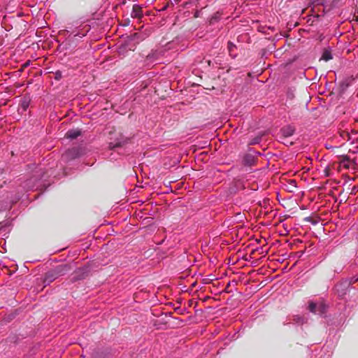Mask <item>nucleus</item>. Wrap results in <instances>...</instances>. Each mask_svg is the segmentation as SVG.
I'll list each match as a JSON object with an SVG mask.
<instances>
[{"label": "nucleus", "instance_id": "3", "mask_svg": "<svg viewBox=\"0 0 358 358\" xmlns=\"http://www.w3.org/2000/svg\"><path fill=\"white\" fill-rule=\"evenodd\" d=\"M131 16L133 18L141 19L143 17V10L141 6L134 4L131 13Z\"/></svg>", "mask_w": 358, "mask_h": 358}, {"label": "nucleus", "instance_id": "13", "mask_svg": "<svg viewBox=\"0 0 358 358\" xmlns=\"http://www.w3.org/2000/svg\"><path fill=\"white\" fill-rule=\"evenodd\" d=\"M148 57V59H150V58H151V55H148V57Z\"/></svg>", "mask_w": 358, "mask_h": 358}, {"label": "nucleus", "instance_id": "10", "mask_svg": "<svg viewBox=\"0 0 358 358\" xmlns=\"http://www.w3.org/2000/svg\"><path fill=\"white\" fill-rule=\"evenodd\" d=\"M294 320L298 324H303L304 322V318L301 316H294Z\"/></svg>", "mask_w": 358, "mask_h": 358}, {"label": "nucleus", "instance_id": "11", "mask_svg": "<svg viewBox=\"0 0 358 358\" xmlns=\"http://www.w3.org/2000/svg\"><path fill=\"white\" fill-rule=\"evenodd\" d=\"M259 141V138H255L254 139V141L251 143V144H256V143H258Z\"/></svg>", "mask_w": 358, "mask_h": 358}, {"label": "nucleus", "instance_id": "12", "mask_svg": "<svg viewBox=\"0 0 358 358\" xmlns=\"http://www.w3.org/2000/svg\"><path fill=\"white\" fill-rule=\"evenodd\" d=\"M22 106H23L24 108L25 109V108L28 106V103H27V102H23V103H22Z\"/></svg>", "mask_w": 358, "mask_h": 358}, {"label": "nucleus", "instance_id": "7", "mask_svg": "<svg viewBox=\"0 0 358 358\" xmlns=\"http://www.w3.org/2000/svg\"><path fill=\"white\" fill-rule=\"evenodd\" d=\"M227 48H228L229 55L232 58H235L236 57V54L234 53V50L236 48V45L233 43L229 41Z\"/></svg>", "mask_w": 358, "mask_h": 358}, {"label": "nucleus", "instance_id": "9", "mask_svg": "<svg viewBox=\"0 0 358 358\" xmlns=\"http://www.w3.org/2000/svg\"><path fill=\"white\" fill-rule=\"evenodd\" d=\"M322 59L326 62L332 59L331 52L327 50L324 51L322 54Z\"/></svg>", "mask_w": 358, "mask_h": 358}, {"label": "nucleus", "instance_id": "4", "mask_svg": "<svg viewBox=\"0 0 358 358\" xmlns=\"http://www.w3.org/2000/svg\"><path fill=\"white\" fill-rule=\"evenodd\" d=\"M295 127L292 125H287L281 129V133L285 137H289L294 134Z\"/></svg>", "mask_w": 358, "mask_h": 358}, {"label": "nucleus", "instance_id": "1", "mask_svg": "<svg viewBox=\"0 0 358 358\" xmlns=\"http://www.w3.org/2000/svg\"><path fill=\"white\" fill-rule=\"evenodd\" d=\"M83 154L82 150L80 148H73L67 150L63 155L62 158L64 160L69 161L79 157Z\"/></svg>", "mask_w": 358, "mask_h": 358}, {"label": "nucleus", "instance_id": "5", "mask_svg": "<svg viewBox=\"0 0 358 358\" xmlns=\"http://www.w3.org/2000/svg\"><path fill=\"white\" fill-rule=\"evenodd\" d=\"M81 134V131L79 129H71L69 130L66 134L65 137L69 139H76Z\"/></svg>", "mask_w": 358, "mask_h": 358}, {"label": "nucleus", "instance_id": "2", "mask_svg": "<svg viewBox=\"0 0 358 358\" xmlns=\"http://www.w3.org/2000/svg\"><path fill=\"white\" fill-rule=\"evenodd\" d=\"M308 310L310 312L313 313L315 314L322 315L325 313L326 307L324 304L320 303L317 305L314 302H310L308 305Z\"/></svg>", "mask_w": 358, "mask_h": 358}, {"label": "nucleus", "instance_id": "8", "mask_svg": "<svg viewBox=\"0 0 358 358\" xmlns=\"http://www.w3.org/2000/svg\"><path fill=\"white\" fill-rule=\"evenodd\" d=\"M125 142H126L125 141H118L116 143L111 142L109 143V148L111 150H113L116 148L121 147L124 144Z\"/></svg>", "mask_w": 358, "mask_h": 358}, {"label": "nucleus", "instance_id": "6", "mask_svg": "<svg viewBox=\"0 0 358 358\" xmlns=\"http://www.w3.org/2000/svg\"><path fill=\"white\" fill-rule=\"evenodd\" d=\"M255 157L251 154H247L243 157V163L245 165L251 166L255 163Z\"/></svg>", "mask_w": 358, "mask_h": 358}]
</instances>
